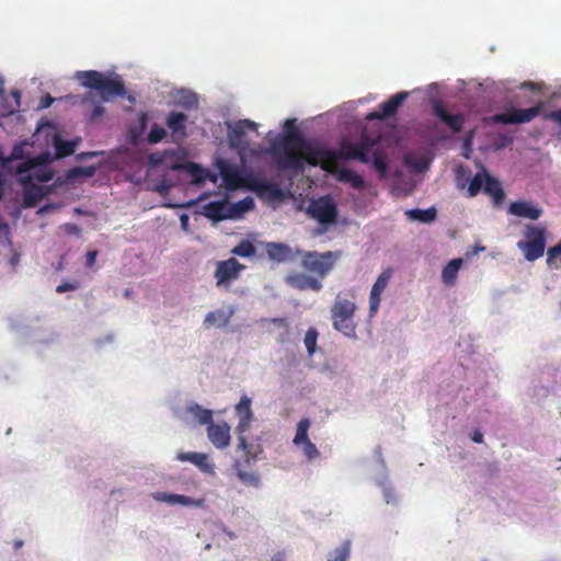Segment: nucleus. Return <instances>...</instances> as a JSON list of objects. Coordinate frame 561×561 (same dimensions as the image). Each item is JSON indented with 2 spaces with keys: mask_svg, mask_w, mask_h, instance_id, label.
I'll use <instances>...</instances> for the list:
<instances>
[{
  "mask_svg": "<svg viewBox=\"0 0 561 561\" xmlns=\"http://www.w3.org/2000/svg\"><path fill=\"white\" fill-rule=\"evenodd\" d=\"M187 411L197 420L201 425H210L213 423L211 410L204 409L195 403L187 408Z\"/></svg>",
  "mask_w": 561,
  "mask_h": 561,
  "instance_id": "nucleus-30",
  "label": "nucleus"
},
{
  "mask_svg": "<svg viewBox=\"0 0 561 561\" xmlns=\"http://www.w3.org/2000/svg\"><path fill=\"white\" fill-rule=\"evenodd\" d=\"M355 310L356 306L353 301L345 298L342 299L340 296L336 297L331 307L333 328L348 337L355 336Z\"/></svg>",
  "mask_w": 561,
  "mask_h": 561,
  "instance_id": "nucleus-4",
  "label": "nucleus"
},
{
  "mask_svg": "<svg viewBox=\"0 0 561 561\" xmlns=\"http://www.w3.org/2000/svg\"><path fill=\"white\" fill-rule=\"evenodd\" d=\"M409 92L401 91L392 95L388 101L379 104L378 108L367 115L368 121L378 119L383 121L393 116L402 103L408 99Z\"/></svg>",
  "mask_w": 561,
  "mask_h": 561,
  "instance_id": "nucleus-12",
  "label": "nucleus"
},
{
  "mask_svg": "<svg viewBox=\"0 0 561 561\" xmlns=\"http://www.w3.org/2000/svg\"><path fill=\"white\" fill-rule=\"evenodd\" d=\"M272 561H284V553L277 552L272 557Z\"/></svg>",
  "mask_w": 561,
  "mask_h": 561,
  "instance_id": "nucleus-52",
  "label": "nucleus"
},
{
  "mask_svg": "<svg viewBox=\"0 0 561 561\" xmlns=\"http://www.w3.org/2000/svg\"><path fill=\"white\" fill-rule=\"evenodd\" d=\"M203 214L215 221L233 218V213H230L229 209L228 199L209 202L204 206Z\"/></svg>",
  "mask_w": 561,
  "mask_h": 561,
  "instance_id": "nucleus-20",
  "label": "nucleus"
},
{
  "mask_svg": "<svg viewBox=\"0 0 561 561\" xmlns=\"http://www.w3.org/2000/svg\"><path fill=\"white\" fill-rule=\"evenodd\" d=\"M351 554V540H345L342 545L331 551L328 561H348Z\"/></svg>",
  "mask_w": 561,
  "mask_h": 561,
  "instance_id": "nucleus-33",
  "label": "nucleus"
},
{
  "mask_svg": "<svg viewBox=\"0 0 561 561\" xmlns=\"http://www.w3.org/2000/svg\"><path fill=\"white\" fill-rule=\"evenodd\" d=\"M22 545H23V542L21 540H16L14 542V548H20V547H22Z\"/></svg>",
  "mask_w": 561,
  "mask_h": 561,
  "instance_id": "nucleus-53",
  "label": "nucleus"
},
{
  "mask_svg": "<svg viewBox=\"0 0 561 561\" xmlns=\"http://www.w3.org/2000/svg\"><path fill=\"white\" fill-rule=\"evenodd\" d=\"M471 439L477 444H482L483 443V434L479 430H474L471 435Z\"/></svg>",
  "mask_w": 561,
  "mask_h": 561,
  "instance_id": "nucleus-49",
  "label": "nucleus"
},
{
  "mask_svg": "<svg viewBox=\"0 0 561 561\" xmlns=\"http://www.w3.org/2000/svg\"><path fill=\"white\" fill-rule=\"evenodd\" d=\"M252 421L253 419H239V423L237 425V449L244 453L247 462H249L250 460H255L257 454H260L262 450L260 445L253 446L249 444L245 437V433L250 430Z\"/></svg>",
  "mask_w": 561,
  "mask_h": 561,
  "instance_id": "nucleus-13",
  "label": "nucleus"
},
{
  "mask_svg": "<svg viewBox=\"0 0 561 561\" xmlns=\"http://www.w3.org/2000/svg\"><path fill=\"white\" fill-rule=\"evenodd\" d=\"M373 167L379 173V175L381 178H383L386 175L388 165H387L386 159L383 157H381L380 154L374 156Z\"/></svg>",
  "mask_w": 561,
  "mask_h": 561,
  "instance_id": "nucleus-41",
  "label": "nucleus"
},
{
  "mask_svg": "<svg viewBox=\"0 0 561 561\" xmlns=\"http://www.w3.org/2000/svg\"><path fill=\"white\" fill-rule=\"evenodd\" d=\"M358 144L342 140L339 150L325 148L302 137L298 130L289 131L280 142L271 146V152L283 169L302 171L305 163L320 165L327 172H334L340 160L355 159Z\"/></svg>",
  "mask_w": 561,
  "mask_h": 561,
  "instance_id": "nucleus-1",
  "label": "nucleus"
},
{
  "mask_svg": "<svg viewBox=\"0 0 561 561\" xmlns=\"http://www.w3.org/2000/svg\"><path fill=\"white\" fill-rule=\"evenodd\" d=\"M76 147H77L76 141L62 140L59 137H56V139H55L56 152H57V156L60 158L71 156L75 152Z\"/></svg>",
  "mask_w": 561,
  "mask_h": 561,
  "instance_id": "nucleus-34",
  "label": "nucleus"
},
{
  "mask_svg": "<svg viewBox=\"0 0 561 561\" xmlns=\"http://www.w3.org/2000/svg\"><path fill=\"white\" fill-rule=\"evenodd\" d=\"M78 288H80L79 282H64L56 287V291L58 294H62L70 290H77Z\"/></svg>",
  "mask_w": 561,
  "mask_h": 561,
  "instance_id": "nucleus-43",
  "label": "nucleus"
},
{
  "mask_svg": "<svg viewBox=\"0 0 561 561\" xmlns=\"http://www.w3.org/2000/svg\"><path fill=\"white\" fill-rule=\"evenodd\" d=\"M249 186L259 194H266L272 197H279L282 194L280 188L276 183L270 182L265 179H254Z\"/></svg>",
  "mask_w": 561,
  "mask_h": 561,
  "instance_id": "nucleus-27",
  "label": "nucleus"
},
{
  "mask_svg": "<svg viewBox=\"0 0 561 561\" xmlns=\"http://www.w3.org/2000/svg\"><path fill=\"white\" fill-rule=\"evenodd\" d=\"M25 201H26L27 205H30V206H33L35 204L34 202H30L27 196H26Z\"/></svg>",
  "mask_w": 561,
  "mask_h": 561,
  "instance_id": "nucleus-55",
  "label": "nucleus"
},
{
  "mask_svg": "<svg viewBox=\"0 0 561 561\" xmlns=\"http://www.w3.org/2000/svg\"><path fill=\"white\" fill-rule=\"evenodd\" d=\"M55 99L50 94H45L38 104V107L42 110L48 108L54 103Z\"/></svg>",
  "mask_w": 561,
  "mask_h": 561,
  "instance_id": "nucleus-46",
  "label": "nucleus"
},
{
  "mask_svg": "<svg viewBox=\"0 0 561 561\" xmlns=\"http://www.w3.org/2000/svg\"><path fill=\"white\" fill-rule=\"evenodd\" d=\"M244 268V265L238 262L237 259L230 257L225 261H219L215 271L216 285L229 286L232 280L239 278L240 272Z\"/></svg>",
  "mask_w": 561,
  "mask_h": 561,
  "instance_id": "nucleus-10",
  "label": "nucleus"
},
{
  "mask_svg": "<svg viewBox=\"0 0 561 561\" xmlns=\"http://www.w3.org/2000/svg\"><path fill=\"white\" fill-rule=\"evenodd\" d=\"M542 110V103H538L529 108H510L504 113H499L492 116V122L495 124H524L529 123L536 118Z\"/></svg>",
  "mask_w": 561,
  "mask_h": 561,
  "instance_id": "nucleus-7",
  "label": "nucleus"
},
{
  "mask_svg": "<svg viewBox=\"0 0 561 561\" xmlns=\"http://www.w3.org/2000/svg\"><path fill=\"white\" fill-rule=\"evenodd\" d=\"M481 191L489 195L495 205H501L504 201L505 193L500 181L491 176L484 168H482L481 172L476 173L470 181L468 186V196L474 197Z\"/></svg>",
  "mask_w": 561,
  "mask_h": 561,
  "instance_id": "nucleus-5",
  "label": "nucleus"
},
{
  "mask_svg": "<svg viewBox=\"0 0 561 561\" xmlns=\"http://www.w3.org/2000/svg\"><path fill=\"white\" fill-rule=\"evenodd\" d=\"M39 165V162L36 159L27 160L23 163H21L18 167V174H23L25 172L33 171L32 174H28L27 176H22L21 180L26 183L33 179L37 180L38 182H48L53 179V173L49 170L46 169H36Z\"/></svg>",
  "mask_w": 561,
  "mask_h": 561,
  "instance_id": "nucleus-15",
  "label": "nucleus"
},
{
  "mask_svg": "<svg viewBox=\"0 0 561 561\" xmlns=\"http://www.w3.org/2000/svg\"><path fill=\"white\" fill-rule=\"evenodd\" d=\"M257 124L250 119H240L233 124H228V141L231 148L245 149L248 140L245 139L248 130H256Z\"/></svg>",
  "mask_w": 561,
  "mask_h": 561,
  "instance_id": "nucleus-9",
  "label": "nucleus"
},
{
  "mask_svg": "<svg viewBox=\"0 0 561 561\" xmlns=\"http://www.w3.org/2000/svg\"><path fill=\"white\" fill-rule=\"evenodd\" d=\"M76 78L83 87L96 90L104 102L126 94V88L117 76L108 77L96 70H87L78 71Z\"/></svg>",
  "mask_w": 561,
  "mask_h": 561,
  "instance_id": "nucleus-2",
  "label": "nucleus"
},
{
  "mask_svg": "<svg viewBox=\"0 0 561 561\" xmlns=\"http://www.w3.org/2000/svg\"><path fill=\"white\" fill-rule=\"evenodd\" d=\"M547 255H548V259H547L548 262H551L556 257L561 256V243H559L554 247H551L548 250Z\"/></svg>",
  "mask_w": 561,
  "mask_h": 561,
  "instance_id": "nucleus-45",
  "label": "nucleus"
},
{
  "mask_svg": "<svg viewBox=\"0 0 561 561\" xmlns=\"http://www.w3.org/2000/svg\"><path fill=\"white\" fill-rule=\"evenodd\" d=\"M11 95L14 99L15 107L19 108L21 106V92L14 89L11 91Z\"/></svg>",
  "mask_w": 561,
  "mask_h": 561,
  "instance_id": "nucleus-50",
  "label": "nucleus"
},
{
  "mask_svg": "<svg viewBox=\"0 0 561 561\" xmlns=\"http://www.w3.org/2000/svg\"><path fill=\"white\" fill-rule=\"evenodd\" d=\"M84 156H95L96 153L95 152H89V153H83Z\"/></svg>",
  "mask_w": 561,
  "mask_h": 561,
  "instance_id": "nucleus-57",
  "label": "nucleus"
},
{
  "mask_svg": "<svg viewBox=\"0 0 561 561\" xmlns=\"http://www.w3.org/2000/svg\"><path fill=\"white\" fill-rule=\"evenodd\" d=\"M176 459L180 461H188L195 465L201 471L208 474H214V465L209 462L208 456L203 453H179Z\"/></svg>",
  "mask_w": 561,
  "mask_h": 561,
  "instance_id": "nucleus-22",
  "label": "nucleus"
},
{
  "mask_svg": "<svg viewBox=\"0 0 561 561\" xmlns=\"http://www.w3.org/2000/svg\"><path fill=\"white\" fill-rule=\"evenodd\" d=\"M301 257V267L320 280L324 279L335 267L342 257V251H301L297 250Z\"/></svg>",
  "mask_w": 561,
  "mask_h": 561,
  "instance_id": "nucleus-3",
  "label": "nucleus"
},
{
  "mask_svg": "<svg viewBox=\"0 0 561 561\" xmlns=\"http://www.w3.org/2000/svg\"><path fill=\"white\" fill-rule=\"evenodd\" d=\"M234 310L232 308H229V309H218V310H215V311H209L206 317H205V320H204V325L206 328H211V327H217V328H222V327H226L232 314H233Z\"/></svg>",
  "mask_w": 561,
  "mask_h": 561,
  "instance_id": "nucleus-26",
  "label": "nucleus"
},
{
  "mask_svg": "<svg viewBox=\"0 0 561 561\" xmlns=\"http://www.w3.org/2000/svg\"><path fill=\"white\" fill-rule=\"evenodd\" d=\"M220 173L227 188L236 190L243 186V179L236 168L224 167Z\"/></svg>",
  "mask_w": 561,
  "mask_h": 561,
  "instance_id": "nucleus-29",
  "label": "nucleus"
},
{
  "mask_svg": "<svg viewBox=\"0 0 561 561\" xmlns=\"http://www.w3.org/2000/svg\"><path fill=\"white\" fill-rule=\"evenodd\" d=\"M236 473L238 479L247 486L260 488L261 485V477L255 471H245L239 468V465H236Z\"/></svg>",
  "mask_w": 561,
  "mask_h": 561,
  "instance_id": "nucleus-31",
  "label": "nucleus"
},
{
  "mask_svg": "<svg viewBox=\"0 0 561 561\" xmlns=\"http://www.w3.org/2000/svg\"><path fill=\"white\" fill-rule=\"evenodd\" d=\"M392 276V268H386L376 279L375 284L371 287L369 295V313L374 316L380 306L381 294L386 289L389 284V280Z\"/></svg>",
  "mask_w": 561,
  "mask_h": 561,
  "instance_id": "nucleus-14",
  "label": "nucleus"
},
{
  "mask_svg": "<svg viewBox=\"0 0 561 561\" xmlns=\"http://www.w3.org/2000/svg\"><path fill=\"white\" fill-rule=\"evenodd\" d=\"M508 213L520 218L537 220L542 215V209L531 202L517 201L510 204Z\"/></svg>",
  "mask_w": 561,
  "mask_h": 561,
  "instance_id": "nucleus-18",
  "label": "nucleus"
},
{
  "mask_svg": "<svg viewBox=\"0 0 561 561\" xmlns=\"http://www.w3.org/2000/svg\"><path fill=\"white\" fill-rule=\"evenodd\" d=\"M546 229L540 226L528 225L525 229V240H519L518 249L527 261H536L543 255L546 248Z\"/></svg>",
  "mask_w": 561,
  "mask_h": 561,
  "instance_id": "nucleus-6",
  "label": "nucleus"
},
{
  "mask_svg": "<svg viewBox=\"0 0 561 561\" xmlns=\"http://www.w3.org/2000/svg\"><path fill=\"white\" fill-rule=\"evenodd\" d=\"M95 168L94 167H75L69 170L68 178H77V176H84L90 178L94 175Z\"/></svg>",
  "mask_w": 561,
  "mask_h": 561,
  "instance_id": "nucleus-40",
  "label": "nucleus"
},
{
  "mask_svg": "<svg viewBox=\"0 0 561 561\" xmlns=\"http://www.w3.org/2000/svg\"><path fill=\"white\" fill-rule=\"evenodd\" d=\"M231 252L241 257H249L255 253V247L250 241L244 240L236 245Z\"/></svg>",
  "mask_w": 561,
  "mask_h": 561,
  "instance_id": "nucleus-37",
  "label": "nucleus"
},
{
  "mask_svg": "<svg viewBox=\"0 0 561 561\" xmlns=\"http://www.w3.org/2000/svg\"><path fill=\"white\" fill-rule=\"evenodd\" d=\"M463 264L462 259H453L442 271V280L447 286H453L456 283L459 270Z\"/></svg>",
  "mask_w": 561,
  "mask_h": 561,
  "instance_id": "nucleus-28",
  "label": "nucleus"
},
{
  "mask_svg": "<svg viewBox=\"0 0 561 561\" xmlns=\"http://www.w3.org/2000/svg\"><path fill=\"white\" fill-rule=\"evenodd\" d=\"M207 435L216 448L224 449L230 445V426L226 422L208 425Z\"/></svg>",
  "mask_w": 561,
  "mask_h": 561,
  "instance_id": "nucleus-16",
  "label": "nucleus"
},
{
  "mask_svg": "<svg viewBox=\"0 0 561 561\" xmlns=\"http://www.w3.org/2000/svg\"><path fill=\"white\" fill-rule=\"evenodd\" d=\"M405 214L409 218L421 222H432L436 218V209L434 207L427 209H410L407 210Z\"/></svg>",
  "mask_w": 561,
  "mask_h": 561,
  "instance_id": "nucleus-32",
  "label": "nucleus"
},
{
  "mask_svg": "<svg viewBox=\"0 0 561 561\" xmlns=\"http://www.w3.org/2000/svg\"><path fill=\"white\" fill-rule=\"evenodd\" d=\"M236 414L239 419H254L251 399L248 396H243L236 405Z\"/></svg>",
  "mask_w": 561,
  "mask_h": 561,
  "instance_id": "nucleus-35",
  "label": "nucleus"
},
{
  "mask_svg": "<svg viewBox=\"0 0 561 561\" xmlns=\"http://www.w3.org/2000/svg\"><path fill=\"white\" fill-rule=\"evenodd\" d=\"M96 257H98V251L96 250L88 251L87 255H85V265H87V267H92L95 264Z\"/></svg>",
  "mask_w": 561,
  "mask_h": 561,
  "instance_id": "nucleus-47",
  "label": "nucleus"
},
{
  "mask_svg": "<svg viewBox=\"0 0 561 561\" xmlns=\"http://www.w3.org/2000/svg\"><path fill=\"white\" fill-rule=\"evenodd\" d=\"M61 229L64 230V232L66 234H76V236H78L81 232V229L76 224H71V222L62 225Z\"/></svg>",
  "mask_w": 561,
  "mask_h": 561,
  "instance_id": "nucleus-44",
  "label": "nucleus"
},
{
  "mask_svg": "<svg viewBox=\"0 0 561 561\" xmlns=\"http://www.w3.org/2000/svg\"><path fill=\"white\" fill-rule=\"evenodd\" d=\"M433 111L434 114L454 133H459L462 129L465 123V117L462 114H450L438 102L433 105Z\"/></svg>",
  "mask_w": 561,
  "mask_h": 561,
  "instance_id": "nucleus-21",
  "label": "nucleus"
},
{
  "mask_svg": "<svg viewBox=\"0 0 561 561\" xmlns=\"http://www.w3.org/2000/svg\"><path fill=\"white\" fill-rule=\"evenodd\" d=\"M253 206H254L253 199L247 197L236 204H232V205L229 204V209H230V213H233V218H237L242 213L252 209Z\"/></svg>",
  "mask_w": 561,
  "mask_h": 561,
  "instance_id": "nucleus-36",
  "label": "nucleus"
},
{
  "mask_svg": "<svg viewBox=\"0 0 561 561\" xmlns=\"http://www.w3.org/2000/svg\"><path fill=\"white\" fill-rule=\"evenodd\" d=\"M104 113V108L100 105L95 106L94 110H93V116L96 117V116H100Z\"/></svg>",
  "mask_w": 561,
  "mask_h": 561,
  "instance_id": "nucleus-51",
  "label": "nucleus"
},
{
  "mask_svg": "<svg viewBox=\"0 0 561 561\" xmlns=\"http://www.w3.org/2000/svg\"><path fill=\"white\" fill-rule=\"evenodd\" d=\"M335 175L336 180L342 183H348L355 190H364L366 184L362 175L357 174L351 169L335 167V171L331 172Z\"/></svg>",
  "mask_w": 561,
  "mask_h": 561,
  "instance_id": "nucleus-25",
  "label": "nucleus"
},
{
  "mask_svg": "<svg viewBox=\"0 0 561 561\" xmlns=\"http://www.w3.org/2000/svg\"><path fill=\"white\" fill-rule=\"evenodd\" d=\"M524 87H529V88H531V89H534V88H535L534 83H524Z\"/></svg>",
  "mask_w": 561,
  "mask_h": 561,
  "instance_id": "nucleus-56",
  "label": "nucleus"
},
{
  "mask_svg": "<svg viewBox=\"0 0 561 561\" xmlns=\"http://www.w3.org/2000/svg\"><path fill=\"white\" fill-rule=\"evenodd\" d=\"M318 332L316 329L311 328L306 332L305 335V346L308 351L309 355H312L317 347Z\"/></svg>",
  "mask_w": 561,
  "mask_h": 561,
  "instance_id": "nucleus-39",
  "label": "nucleus"
},
{
  "mask_svg": "<svg viewBox=\"0 0 561 561\" xmlns=\"http://www.w3.org/2000/svg\"><path fill=\"white\" fill-rule=\"evenodd\" d=\"M368 151H369V145L366 141H360L358 144V150L356 152L355 159L362 163H368L369 162Z\"/></svg>",
  "mask_w": 561,
  "mask_h": 561,
  "instance_id": "nucleus-42",
  "label": "nucleus"
},
{
  "mask_svg": "<svg viewBox=\"0 0 561 561\" xmlns=\"http://www.w3.org/2000/svg\"><path fill=\"white\" fill-rule=\"evenodd\" d=\"M186 221H187V216L186 215H182L181 216V222L184 225Z\"/></svg>",
  "mask_w": 561,
  "mask_h": 561,
  "instance_id": "nucleus-54",
  "label": "nucleus"
},
{
  "mask_svg": "<svg viewBox=\"0 0 561 561\" xmlns=\"http://www.w3.org/2000/svg\"><path fill=\"white\" fill-rule=\"evenodd\" d=\"M152 497L158 502L168 503L171 505L179 504L182 506H194V507H202L204 505V499H192L186 495L182 494H174L169 492H154L152 494Z\"/></svg>",
  "mask_w": 561,
  "mask_h": 561,
  "instance_id": "nucleus-17",
  "label": "nucleus"
},
{
  "mask_svg": "<svg viewBox=\"0 0 561 561\" xmlns=\"http://www.w3.org/2000/svg\"><path fill=\"white\" fill-rule=\"evenodd\" d=\"M187 115L182 112H170L165 118V124L174 136L185 138Z\"/></svg>",
  "mask_w": 561,
  "mask_h": 561,
  "instance_id": "nucleus-24",
  "label": "nucleus"
},
{
  "mask_svg": "<svg viewBox=\"0 0 561 561\" xmlns=\"http://www.w3.org/2000/svg\"><path fill=\"white\" fill-rule=\"evenodd\" d=\"M167 136V130L159 124H153L150 128V131L147 136V140L149 144H158Z\"/></svg>",
  "mask_w": 561,
  "mask_h": 561,
  "instance_id": "nucleus-38",
  "label": "nucleus"
},
{
  "mask_svg": "<svg viewBox=\"0 0 561 561\" xmlns=\"http://www.w3.org/2000/svg\"><path fill=\"white\" fill-rule=\"evenodd\" d=\"M150 161L157 163V160H154L153 156L150 157Z\"/></svg>",
  "mask_w": 561,
  "mask_h": 561,
  "instance_id": "nucleus-58",
  "label": "nucleus"
},
{
  "mask_svg": "<svg viewBox=\"0 0 561 561\" xmlns=\"http://www.w3.org/2000/svg\"><path fill=\"white\" fill-rule=\"evenodd\" d=\"M545 118L552 119L559 124H561V110L552 111L545 114Z\"/></svg>",
  "mask_w": 561,
  "mask_h": 561,
  "instance_id": "nucleus-48",
  "label": "nucleus"
},
{
  "mask_svg": "<svg viewBox=\"0 0 561 561\" xmlns=\"http://www.w3.org/2000/svg\"><path fill=\"white\" fill-rule=\"evenodd\" d=\"M309 427L310 421L307 417L301 419L297 425L293 442L296 446H301L302 453L308 460H313L319 457V450L308 437Z\"/></svg>",
  "mask_w": 561,
  "mask_h": 561,
  "instance_id": "nucleus-11",
  "label": "nucleus"
},
{
  "mask_svg": "<svg viewBox=\"0 0 561 561\" xmlns=\"http://www.w3.org/2000/svg\"><path fill=\"white\" fill-rule=\"evenodd\" d=\"M288 284L299 290L320 291L322 282L311 274L296 273L287 278Z\"/></svg>",
  "mask_w": 561,
  "mask_h": 561,
  "instance_id": "nucleus-19",
  "label": "nucleus"
},
{
  "mask_svg": "<svg viewBox=\"0 0 561 561\" xmlns=\"http://www.w3.org/2000/svg\"><path fill=\"white\" fill-rule=\"evenodd\" d=\"M266 253L272 261L288 262L293 261L297 254L285 243L271 242L266 245Z\"/></svg>",
  "mask_w": 561,
  "mask_h": 561,
  "instance_id": "nucleus-23",
  "label": "nucleus"
},
{
  "mask_svg": "<svg viewBox=\"0 0 561 561\" xmlns=\"http://www.w3.org/2000/svg\"><path fill=\"white\" fill-rule=\"evenodd\" d=\"M308 213L321 225L334 224L337 218L336 205L329 196L312 201L308 207Z\"/></svg>",
  "mask_w": 561,
  "mask_h": 561,
  "instance_id": "nucleus-8",
  "label": "nucleus"
}]
</instances>
